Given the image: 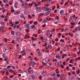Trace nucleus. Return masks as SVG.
Segmentation results:
<instances>
[{"label": "nucleus", "mask_w": 80, "mask_h": 80, "mask_svg": "<svg viewBox=\"0 0 80 80\" xmlns=\"http://www.w3.org/2000/svg\"><path fill=\"white\" fill-rule=\"evenodd\" d=\"M54 23L55 24H56V25H57V24L58 23V21H57V22H54Z\"/></svg>", "instance_id": "obj_34"}, {"label": "nucleus", "mask_w": 80, "mask_h": 80, "mask_svg": "<svg viewBox=\"0 0 80 80\" xmlns=\"http://www.w3.org/2000/svg\"><path fill=\"white\" fill-rule=\"evenodd\" d=\"M52 40H52V38L50 39L49 41L50 42H52Z\"/></svg>", "instance_id": "obj_57"}, {"label": "nucleus", "mask_w": 80, "mask_h": 80, "mask_svg": "<svg viewBox=\"0 0 80 80\" xmlns=\"http://www.w3.org/2000/svg\"><path fill=\"white\" fill-rule=\"evenodd\" d=\"M36 11H38L39 12H41V9L40 7H37L36 8Z\"/></svg>", "instance_id": "obj_8"}, {"label": "nucleus", "mask_w": 80, "mask_h": 80, "mask_svg": "<svg viewBox=\"0 0 80 80\" xmlns=\"http://www.w3.org/2000/svg\"><path fill=\"white\" fill-rule=\"evenodd\" d=\"M50 30H48L46 32V36H48L49 35V34L50 33Z\"/></svg>", "instance_id": "obj_13"}, {"label": "nucleus", "mask_w": 80, "mask_h": 80, "mask_svg": "<svg viewBox=\"0 0 80 80\" xmlns=\"http://www.w3.org/2000/svg\"><path fill=\"white\" fill-rule=\"evenodd\" d=\"M1 18H5V16H3V15H1Z\"/></svg>", "instance_id": "obj_45"}, {"label": "nucleus", "mask_w": 80, "mask_h": 80, "mask_svg": "<svg viewBox=\"0 0 80 80\" xmlns=\"http://www.w3.org/2000/svg\"><path fill=\"white\" fill-rule=\"evenodd\" d=\"M19 30L20 31H21V30H22V28H19Z\"/></svg>", "instance_id": "obj_58"}, {"label": "nucleus", "mask_w": 80, "mask_h": 80, "mask_svg": "<svg viewBox=\"0 0 80 80\" xmlns=\"http://www.w3.org/2000/svg\"><path fill=\"white\" fill-rule=\"evenodd\" d=\"M59 13H60L61 15H63L64 14V10H61Z\"/></svg>", "instance_id": "obj_10"}, {"label": "nucleus", "mask_w": 80, "mask_h": 80, "mask_svg": "<svg viewBox=\"0 0 80 80\" xmlns=\"http://www.w3.org/2000/svg\"><path fill=\"white\" fill-rule=\"evenodd\" d=\"M62 63V62H61V61H59L58 62H57L55 64V66L56 67H58V66H59L60 64Z\"/></svg>", "instance_id": "obj_6"}, {"label": "nucleus", "mask_w": 80, "mask_h": 80, "mask_svg": "<svg viewBox=\"0 0 80 80\" xmlns=\"http://www.w3.org/2000/svg\"><path fill=\"white\" fill-rule=\"evenodd\" d=\"M60 47H59L58 48V51H60Z\"/></svg>", "instance_id": "obj_55"}, {"label": "nucleus", "mask_w": 80, "mask_h": 80, "mask_svg": "<svg viewBox=\"0 0 80 80\" xmlns=\"http://www.w3.org/2000/svg\"><path fill=\"white\" fill-rule=\"evenodd\" d=\"M42 65H43V66H47V64L46 63H45L43 62H42Z\"/></svg>", "instance_id": "obj_22"}, {"label": "nucleus", "mask_w": 80, "mask_h": 80, "mask_svg": "<svg viewBox=\"0 0 80 80\" xmlns=\"http://www.w3.org/2000/svg\"><path fill=\"white\" fill-rule=\"evenodd\" d=\"M80 73V70L79 69H78L77 71V74H79Z\"/></svg>", "instance_id": "obj_26"}, {"label": "nucleus", "mask_w": 80, "mask_h": 80, "mask_svg": "<svg viewBox=\"0 0 80 80\" xmlns=\"http://www.w3.org/2000/svg\"><path fill=\"white\" fill-rule=\"evenodd\" d=\"M43 8L45 9L44 10L46 11V12L48 11V12H50L52 11V9L51 8H47L46 7H44Z\"/></svg>", "instance_id": "obj_2"}, {"label": "nucleus", "mask_w": 80, "mask_h": 80, "mask_svg": "<svg viewBox=\"0 0 80 80\" xmlns=\"http://www.w3.org/2000/svg\"><path fill=\"white\" fill-rule=\"evenodd\" d=\"M12 43H13V44H15V40L14 39L12 40V41L11 42Z\"/></svg>", "instance_id": "obj_33"}, {"label": "nucleus", "mask_w": 80, "mask_h": 80, "mask_svg": "<svg viewBox=\"0 0 80 80\" xmlns=\"http://www.w3.org/2000/svg\"><path fill=\"white\" fill-rule=\"evenodd\" d=\"M19 23V22H16L15 23V24L16 25H18Z\"/></svg>", "instance_id": "obj_46"}, {"label": "nucleus", "mask_w": 80, "mask_h": 80, "mask_svg": "<svg viewBox=\"0 0 80 80\" xmlns=\"http://www.w3.org/2000/svg\"><path fill=\"white\" fill-rule=\"evenodd\" d=\"M47 21L46 20H44L43 21V23H47Z\"/></svg>", "instance_id": "obj_27"}, {"label": "nucleus", "mask_w": 80, "mask_h": 80, "mask_svg": "<svg viewBox=\"0 0 80 80\" xmlns=\"http://www.w3.org/2000/svg\"><path fill=\"white\" fill-rule=\"evenodd\" d=\"M60 41L61 42H65V41L64 40L61 39L60 40Z\"/></svg>", "instance_id": "obj_39"}, {"label": "nucleus", "mask_w": 80, "mask_h": 80, "mask_svg": "<svg viewBox=\"0 0 80 80\" xmlns=\"http://www.w3.org/2000/svg\"><path fill=\"white\" fill-rule=\"evenodd\" d=\"M38 55L40 57V56H41V53H40V51L38 52Z\"/></svg>", "instance_id": "obj_21"}, {"label": "nucleus", "mask_w": 80, "mask_h": 80, "mask_svg": "<svg viewBox=\"0 0 80 80\" xmlns=\"http://www.w3.org/2000/svg\"><path fill=\"white\" fill-rule=\"evenodd\" d=\"M28 5H29V6H30V7H32V6L33 5V4L32 3H29Z\"/></svg>", "instance_id": "obj_35"}, {"label": "nucleus", "mask_w": 80, "mask_h": 80, "mask_svg": "<svg viewBox=\"0 0 80 80\" xmlns=\"http://www.w3.org/2000/svg\"><path fill=\"white\" fill-rule=\"evenodd\" d=\"M56 58L58 60H60L61 59V57L60 56L59 54H58L56 55Z\"/></svg>", "instance_id": "obj_9"}, {"label": "nucleus", "mask_w": 80, "mask_h": 80, "mask_svg": "<svg viewBox=\"0 0 80 80\" xmlns=\"http://www.w3.org/2000/svg\"><path fill=\"white\" fill-rule=\"evenodd\" d=\"M51 2V0H47L46 2L47 3H50Z\"/></svg>", "instance_id": "obj_36"}, {"label": "nucleus", "mask_w": 80, "mask_h": 80, "mask_svg": "<svg viewBox=\"0 0 80 80\" xmlns=\"http://www.w3.org/2000/svg\"><path fill=\"white\" fill-rule=\"evenodd\" d=\"M52 48V46H51L50 45H49L48 46V48Z\"/></svg>", "instance_id": "obj_37"}, {"label": "nucleus", "mask_w": 80, "mask_h": 80, "mask_svg": "<svg viewBox=\"0 0 80 80\" xmlns=\"http://www.w3.org/2000/svg\"><path fill=\"white\" fill-rule=\"evenodd\" d=\"M30 24L29 23L27 24L26 25H25L24 26L26 28H28V29H30Z\"/></svg>", "instance_id": "obj_5"}, {"label": "nucleus", "mask_w": 80, "mask_h": 80, "mask_svg": "<svg viewBox=\"0 0 80 80\" xmlns=\"http://www.w3.org/2000/svg\"><path fill=\"white\" fill-rule=\"evenodd\" d=\"M28 73H30V74H32V73H33V70H31V71L29 70H28Z\"/></svg>", "instance_id": "obj_15"}, {"label": "nucleus", "mask_w": 80, "mask_h": 80, "mask_svg": "<svg viewBox=\"0 0 80 80\" xmlns=\"http://www.w3.org/2000/svg\"><path fill=\"white\" fill-rule=\"evenodd\" d=\"M68 30V28H66L64 29V31H65V32H67Z\"/></svg>", "instance_id": "obj_51"}, {"label": "nucleus", "mask_w": 80, "mask_h": 80, "mask_svg": "<svg viewBox=\"0 0 80 80\" xmlns=\"http://www.w3.org/2000/svg\"><path fill=\"white\" fill-rule=\"evenodd\" d=\"M33 24L34 25H37V24H38V22H37V21L34 22Z\"/></svg>", "instance_id": "obj_30"}, {"label": "nucleus", "mask_w": 80, "mask_h": 80, "mask_svg": "<svg viewBox=\"0 0 80 80\" xmlns=\"http://www.w3.org/2000/svg\"><path fill=\"white\" fill-rule=\"evenodd\" d=\"M43 75L44 76H45V75H46L47 74V73L46 72V71H44L42 73Z\"/></svg>", "instance_id": "obj_20"}, {"label": "nucleus", "mask_w": 80, "mask_h": 80, "mask_svg": "<svg viewBox=\"0 0 80 80\" xmlns=\"http://www.w3.org/2000/svg\"><path fill=\"white\" fill-rule=\"evenodd\" d=\"M30 66H32V67H33L35 65V63L34 61L31 62L29 64Z\"/></svg>", "instance_id": "obj_3"}, {"label": "nucleus", "mask_w": 80, "mask_h": 80, "mask_svg": "<svg viewBox=\"0 0 80 80\" xmlns=\"http://www.w3.org/2000/svg\"><path fill=\"white\" fill-rule=\"evenodd\" d=\"M28 17L29 18H32V17H31L30 15H28Z\"/></svg>", "instance_id": "obj_60"}, {"label": "nucleus", "mask_w": 80, "mask_h": 80, "mask_svg": "<svg viewBox=\"0 0 80 80\" xmlns=\"http://www.w3.org/2000/svg\"><path fill=\"white\" fill-rule=\"evenodd\" d=\"M16 27H17V25L15 24L13 27V28H15Z\"/></svg>", "instance_id": "obj_50"}, {"label": "nucleus", "mask_w": 80, "mask_h": 80, "mask_svg": "<svg viewBox=\"0 0 80 80\" xmlns=\"http://www.w3.org/2000/svg\"><path fill=\"white\" fill-rule=\"evenodd\" d=\"M24 17L25 15L23 14H22L21 15L19 16L20 18H23Z\"/></svg>", "instance_id": "obj_18"}, {"label": "nucleus", "mask_w": 80, "mask_h": 80, "mask_svg": "<svg viewBox=\"0 0 80 80\" xmlns=\"http://www.w3.org/2000/svg\"><path fill=\"white\" fill-rule=\"evenodd\" d=\"M69 62L70 63H72V59L70 60Z\"/></svg>", "instance_id": "obj_64"}, {"label": "nucleus", "mask_w": 80, "mask_h": 80, "mask_svg": "<svg viewBox=\"0 0 80 80\" xmlns=\"http://www.w3.org/2000/svg\"><path fill=\"white\" fill-rule=\"evenodd\" d=\"M77 80H80V78L78 77L77 78Z\"/></svg>", "instance_id": "obj_63"}, {"label": "nucleus", "mask_w": 80, "mask_h": 80, "mask_svg": "<svg viewBox=\"0 0 80 80\" xmlns=\"http://www.w3.org/2000/svg\"><path fill=\"white\" fill-rule=\"evenodd\" d=\"M47 45V42H46L45 44L44 45V47H46Z\"/></svg>", "instance_id": "obj_47"}, {"label": "nucleus", "mask_w": 80, "mask_h": 80, "mask_svg": "<svg viewBox=\"0 0 80 80\" xmlns=\"http://www.w3.org/2000/svg\"><path fill=\"white\" fill-rule=\"evenodd\" d=\"M45 60L46 62H48L50 61V59L48 58H46Z\"/></svg>", "instance_id": "obj_16"}, {"label": "nucleus", "mask_w": 80, "mask_h": 80, "mask_svg": "<svg viewBox=\"0 0 80 80\" xmlns=\"http://www.w3.org/2000/svg\"><path fill=\"white\" fill-rule=\"evenodd\" d=\"M5 11H6L5 9H4V10H3V12H2L3 13H5Z\"/></svg>", "instance_id": "obj_62"}, {"label": "nucleus", "mask_w": 80, "mask_h": 80, "mask_svg": "<svg viewBox=\"0 0 80 80\" xmlns=\"http://www.w3.org/2000/svg\"><path fill=\"white\" fill-rule=\"evenodd\" d=\"M20 2H21L22 3H21V7L24 6V2L22 0H19Z\"/></svg>", "instance_id": "obj_11"}, {"label": "nucleus", "mask_w": 80, "mask_h": 80, "mask_svg": "<svg viewBox=\"0 0 80 80\" xmlns=\"http://www.w3.org/2000/svg\"><path fill=\"white\" fill-rule=\"evenodd\" d=\"M69 67H73V65L71 64H69Z\"/></svg>", "instance_id": "obj_52"}, {"label": "nucleus", "mask_w": 80, "mask_h": 80, "mask_svg": "<svg viewBox=\"0 0 80 80\" xmlns=\"http://www.w3.org/2000/svg\"><path fill=\"white\" fill-rule=\"evenodd\" d=\"M12 67V66H10V65L8 66H7V68H11V67Z\"/></svg>", "instance_id": "obj_38"}, {"label": "nucleus", "mask_w": 80, "mask_h": 80, "mask_svg": "<svg viewBox=\"0 0 80 80\" xmlns=\"http://www.w3.org/2000/svg\"><path fill=\"white\" fill-rule=\"evenodd\" d=\"M35 26L34 25H33L31 26V29H32L33 28H35Z\"/></svg>", "instance_id": "obj_24"}, {"label": "nucleus", "mask_w": 80, "mask_h": 80, "mask_svg": "<svg viewBox=\"0 0 80 80\" xmlns=\"http://www.w3.org/2000/svg\"><path fill=\"white\" fill-rule=\"evenodd\" d=\"M24 52H25V50H23V51H21L20 53H23Z\"/></svg>", "instance_id": "obj_32"}, {"label": "nucleus", "mask_w": 80, "mask_h": 80, "mask_svg": "<svg viewBox=\"0 0 80 80\" xmlns=\"http://www.w3.org/2000/svg\"><path fill=\"white\" fill-rule=\"evenodd\" d=\"M32 40H37V39H36L35 38H34L33 37H32Z\"/></svg>", "instance_id": "obj_29"}, {"label": "nucleus", "mask_w": 80, "mask_h": 80, "mask_svg": "<svg viewBox=\"0 0 80 80\" xmlns=\"http://www.w3.org/2000/svg\"><path fill=\"white\" fill-rule=\"evenodd\" d=\"M72 17H70L69 18V22H71V21H72Z\"/></svg>", "instance_id": "obj_31"}, {"label": "nucleus", "mask_w": 80, "mask_h": 80, "mask_svg": "<svg viewBox=\"0 0 80 80\" xmlns=\"http://www.w3.org/2000/svg\"><path fill=\"white\" fill-rule=\"evenodd\" d=\"M77 28L80 31V26H78V27Z\"/></svg>", "instance_id": "obj_53"}, {"label": "nucleus", "mask_w": 80, "mask_h": 80, "mask_svg": "<svg viewBox=\"0 0 80 80\" xmlns=\"http://www.w3.org/2000/svg\"><path fill=\"white\" fill-rule=\"evenodd\" d=\"M30 79H33V76H31V77H30Z\"/></svg>", "instance_id": "obj_43"}, {"label": "nucleus", "mask_w": 80, "mask_h": 80, "mask_svg": "<svg viewBox=\"0 0 80 80\" xmlns=\"http://www.w3.org/2000/svg\"><path fill=\"white\" fill-rule=\"evenodd\" d=\"M2 57L3 58H5V54H2Z\"/></svg>", "instance_id": "obj_48"}, {"label": "nucleus", "mask_w": 80, "mask_h": 80, "mask_svg": "<svg viewBox=\"0 0 80 80\" xmlns=\"http://www.w3.org/2000/svg\"><path fill=\"white\" fill-rule=\"evenodd\" d=\"M55 41H56V42H57V41H58V38H56V39H55Z\"/></svg>", "instance_id": "obj_54"}, {"label": "nucleus", "mask_w": 80, "mask_h": 80, "mask_svg": "<svg viewBox=\"0 0 80 80\" xmlns=\"http://www.w3.org/2000/svg\"><path fill=\"white\" fill-rule=\"evenodd\" d=\"M72 77L71 78H68L69 80H72L73 79V78H74V76H72Z\"/></svg>", "instance_id": "obj_19"}, {"label": "nucleus", "mask_w": 80, "mask_h": 80, "mask_svg": "<svg viewBox=\"0 0 80 80\" xmlns=\"http://www.w3.org/2000/svg\"><path fill=\"white\" fill-rule=\"evenodd\" d=\"M42 76H40L39 77V79L42 80Z\"/></svg>", "instance_id": "obj_56"}, {"label": "nucleus", "mask_w": 80, "mask_h": 80, "mask_svg": "<svg viewBox=\"0 0 80 80\" xmlns=\"http://www.w3.org/2000/svg\"><path fill=\"white\" fill-rule=\"evenodd\" d=\"M33 21H32L30 22L29 23L30 25H31V24H32V23H33Z\"/></svg>", "instance_id": "obj_49"}, {"label": "nucleus", "mask_w": 80, "mask_h": 80, "mask_svg": "<svg viewBox=\"0 0 80 80\" xmlns=\"http://www.w3.org/2000/svg\"><path fill=\"white\" fill-rule=\"evenodd\" d=\"M42 42H46L47 41V38H44L42 40Z\"/></svg>", "instance_id": "obj_12"}, {"label": "nucleus", "mask_w": 80, "mask_h": 80, "mask_svg": "<svg viewBox=\"0 0 80 80\" xmlns=\"http://www.w3.org/2000/svg\"><path fill=\"white\" fill-rule=\"evenodd\" d=\"M29 30H30V29H27L26 30V32H27V33H28V32H29Z\"/></svg>", "instance_id": "obj_44"}, {"label": "nucleus", "mask_w": 80, "mask_h": 80, "mask_svg": "<svg viewBox=\"0 0 80 80\" xmlns=\"http://www.w3.org/2000/svg\"><path fill=\"white\" fill-rule=\"evenodd\" d=\"M40 3H41V2H38V5H40Z\"/></svg>", "instance_id": "obj_59"}, {"label": "nucleus", "mask_w": 80, "mask_h": 80, "mask_svg": "<svg viewBox=\"0 0 80 80\" xmlns=\"http://www.w3.org/2000/svg\"><path fill=\"white\" fill-rule=\"evenodd\" d=\"M11 34L12 35H15V32L13 31H12L11 32Z\"/></svg>", "instance_id": "obj_23"}, {"label": "nucleus", "mask_w": 80, "mask_h": 80, "mask_svg": "<svg viewBox=\"0 0 80 80\" xmlns=\"http://www.w3.org/2000/svg\"><path fill=\"white\" fill-rule=\"evenodd\" d=\"M20 13H21V11H16L14 12V14L15 15H17L19 14Z\"/></svg>", "instance_id": "obj_4"}, {"label": "nucleus", "mask_w": 80, "mask_h": 80, "mask_svg": "<svg viewBox=\"0 0 80 80\" xmlns=\"http://www.w3.org/2000/svg\"><path fill=\"white\" fill-rule=\"evenodd\" d=\"M56 76L58 77H60V75L59 74H57Z\"/></svg>", "instance_id": "obj_41"}, {"label": "nucleus", "mask_w": 80, "mask_h": 80, "mask_svg": "<svg viewBox=\"0 0 80 80\" xmlns=\"http://www.w3.org/2000/svg\"><path fill=\"white\" fill-rule=\"evenodd\" d=\"M18 6V3L17 2H15V3L14 7L16 8H17Z\"/></svg>", "instance_id": "obj_14"}, {"label": "nucleus", "mask_w": 80, "mask_h": 80, "mask_svg": "<svg viewBox=\"0 0 80 80\" xmlns=\"http://www.w3.org/2000/svg\"><path fill=\"white\" fill-rule=\"evenodd\" d=\"M0 31L2 33H3V32H5V30L3 29V27H0Z\"/></svg>", "instance_id": "obj_7"}, {"label": "nucleus", "mask_w": 80, "mask_h": 80, "mask_svg": "<svg viewBox=\"0 0 80 80\" xmlns=\"http://www.w3.org/2000/svg\"><path fill=\"white\" fill-rule=\"evenodd\" d=\"M60 77L61 80H68V79H67V78H66V77H65V76L63 75V74H62L61 75Z\"/></svg>", "instance_id": "obj_1"}, {"label": "nucleus", "mask_w": 80, "mask_h": 80, "mask_svg": "<svg viewBox=\"0 0 80 80\" xmlns=\"http://www.w3.org/2000/svg\"><path fill=\"white\" fill-rule=\"evenodd\" d=\"M12 68H13V69H15V67H14V66H12Z\"/></svg>", "instance_id": "obj_61"}, {"label": "nucleus", "mask_w": 80, "mask_h": 80, "mask_svg": "<svg viewBox=\"0 0 80 80\" xmlns=\"http://www.w3.org/2000/svg\"><path fill=\"white\" fill-rule=\"evenodd\" d=\"M48 12H46L44 14V16L46 17V16H47V15H48Z\"/></svg>", "instance_id": "obj_28"}, {"label": "nucleus", "mask_w": 80, "mask_h": 80, "mask_svg": "<svg viewBox=\"0 0 80 80\" xmlns=\"http://www.w3.org/2000/svg\"><path fill=\"white\" fill-rule=\"evenodd\" d=\"M52 76H53V77H55V76H56V74H55V73H54L52 74Z\"/></svg>", "instance_id": "obj_40"}, {"label": "nucleus", "mask_w": 80, "mask_h": 80, "mask_svg": "<svg viewBox=\"0 0 80 80\" xmlns=\"http://www.w3.org/2000/svg\"><path fill=\"white\" fill-rule=\"evenodd\" d=\"M8 2V0H3V2L4 3H7Z\"/></svg>", "instance_id": "obj_25"}, {"label": "nucleus", "mask_w": 80, "mask_h": 80, "mask_svg": "<svg viewBox=\"0 0 80 80\" xmlns=\"http://www.w3.org/2000/svg\"><path fill=\"white\" fill-rule=\"evenodd\" d=\"M0 24H1V25H3V26H5V22H3L0 21Z\"/></svg>", "instance_id": "obj_17"}, {"label": "nucleus", "mask_w": 80, "mask_h": 80, "mask_svg": "<svg viewBox=\"0 0 80 80\" xmlns=\"http://www.w3.org/2000/svg\"><path fill=\"white\" fill-rule=\"evenodd\" d=\"M5 70L6 72H8V70H9V69H8V68H5Z\"/></svg>", "instance_id": "obj_42"}]
</instances>
